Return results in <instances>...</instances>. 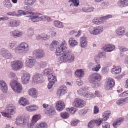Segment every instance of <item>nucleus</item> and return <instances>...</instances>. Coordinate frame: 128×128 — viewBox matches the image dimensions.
<instances>
[{
  "label": "nucleus",
  "instance_id": "obj_1",
  "mask_svg": "<svg viewBox=\"0 0 128 128\" xmlns=\"http://www.w3.org/2000/svg\"><path fill=\"white\" fill-rule=\"evenodd\" d=\"M67 47L65 41H63L60 45L58 46L56 49V54L59 56L61 55L60 60L62 62H68L71 63L74 61V56L70 51L66 50Z\"/></svg>",
  "mask_w": 128,
  "mask_h": 128
},
{
  "label": "nucleus",
  "instance_id": "obj_2",
  "mask_svg": "<svg viewBox=\"0 0 128 128\" xmlns=\"http://www.w3.org/2000/svg\"><path fill=\"white\" fill-rule=\"evenodd\" d=\"M29 49L28 44L25 42H23L19 45L15 49L16 52L18 54L26 52Z\"/></svg>",
  "mask_w": 128,
  "mask_h": 128
},
{
  "label": "nucleus",
  "instance_id": "obj_3",
  "mask_svg": "<svg viewBox=\"0 0 128 128\" xmlns=\"http://www.w3.org/2000/svg\"><path fill=\"white\" fill-rule=\"evenodd\" d=\"M10 85L13 90L15 92L20 93L22 90L21 84L16 80H12L10 83Z\"/></svg>",
  "mask_w": 128,
  "mask_h": 128
},
{
  "label": "nucleus",
  "instance_id": "obj_4",
  "mask_svg": "<svg viewBox=\"0 0 128 128\" xmlns=\"http://www.w3.org/2000/svg\"><path fill=\"white\" fill-rule=\"evenodd\" d=\"M102 26H98L96 27L92 26L90 27L89 31L91 34L97 35L100 34L103 31Z\"/></svg>",
  "mask_w": 128,
  "mask_h": 128
},
{
  "label": "nucleus",
  "instance_id": "obj_5",
  "mask_svg": "<svg viewBox=\"0 0 128 128\" xmlns=\"http://www.w3.org/2000/svg\"><path fill=\"white\" fill-rule=\"evenodd\" d=\"M101 76L98 74H92L89 78V81L91 83L98 84L101 80Z\"/></svg>",
  "mask_w": 128,
  "mask_h": 128
},
{
  "label": "nucleus",
  "instance_id": "obj_6",
  "mask_svg": "<svg viewBox=\"0 0 128 128\" xmlns=\"http://www.w3.org/2000/svg\"><path fill=\"white\" fill-rule=\"evenodd\" d=\"M28 122V120L20 116H18L15 121V124L19 126L24 127L26 126Z\"/></svg>",
  "mask_w": 128,
  "mask_h": 128
},
{
  "label": "nucleus",
  "instance_id": "obj_7",
  "mask_svg": "<svg viewBox=\"0 0 128 128\" xmlns=\"http://www.w3.org/2000/svg\"><path fill=\"white\" fill-rule=\"evenodd\" d=\"M11 66L12 69L15 70H17L22 67L23 64L21 61L16 60L12 62L11 63Z\"/></svg>",
  "mask_w": 128,
  "mask_h": 128
},
{
  "label": "nucleus",
  "instance_id": "obj_8",
  "mask_svg": "<svg viewBox=\"0 0 128 128\" xmlns=\"http://www.w3.org/2000/svg\"><path fill=\"white\" fill-rule=\"evenodd\" d=\"M86 105V102L84 100L79 98H76L72 102V105L78 108H82Z\"/></svg>",
  "mask_w": 128,
  "mask_h": 128
},
{
  "label": "nucleus",
  "instance_id": "obj_9",
  "mask_svg": "<svg viewBox=\"0 0 128 128\" xmlns=\"http://www.w3.org/2000/svg\"><path fill=\"white\" fill-rule=\"evenodd\" d=\"M34 56L39 58H41L45 56L44 51L41 49H39L34 50L33 52Z\"/></svg>",
  "mask_w": 128,
  "mask_h": 128
},
{
  "label": "nucleus",
  "instance_id": "obj_10",
  "mask_svg": "<svg viewBox=\"0 0 128 128\" xmlns=\"http://www.w3.org/2000/svg\"><path fill=\"white\" fill-rule=\"evenodd\" d=\"M36 62V60L31 57H29L26 58L25 64L26 67L31 68L34 66Z\"/></svg>",
  "mask_w": 128,
  "mask_h": 128
},
{
  "label": "nucleus",
  "instance_id": "obj_11",
  "mask_svg": "<svg viewBox=\"0 0 128 128\" xmlns=\"http://www.w3.org/2000/svg\"><path fill=\"white\" fill-rule=\"evenodd\" d=\"M20 24V21L15 19H12L8 20L7 23L8 26L15 27L18 26Z\"/></svg>",
  "mask_w": 128,
  "mask_h": 128
},
{
  "label": "nucleus",
  "instance_id": "obj_12",
  "mask_svg": "<svg viewBox=\"0 0 128 128\" xmlns=\"http://www.w3.org/2000/svg\"><path fill=\"white\" fill-rule=\"evenodd\" d=\"M28 93L30 96L34 98H36L38 94L37 90L34 88L29 89L28 91Z\"/></svg>",
  "mask_w": 128,
  "mask_h": 128
},
{
  "label": "nucleus",
  "instance_id": "obj_13",
  "mask_svg": "<svg viewBox=\"0 0 128 128\" xmlns=\"http://www.w3.org/2000/svg\"><path fill=\"white\" fill-rule=\"evenodd\" d=\"M65 108V105L64 102L61 100L58 101L56 103V108L58 111L62 110Z\"/></svg>",
  "mask_w": 128,
  "mask_h": 128
},
{
  "label": "nucleus",
  "instance_id": "obj_14",
  "mask_svg": "<svg viewBox=\"0 0 128 128\" xmlns=\"http://www.w3.org/2000/svg\"><path fill=\"white\" fill-rule=\"evenodd\" d=\"M0 54L3 56L7 59L11 58L12 57V56L10 52L4 48L1 49Z\"/></svg>",
  "mask_w": 128,
  "mask_h": 128
},
{
  "label": "nucleus",
  "instance_id": "obj_15",
  "mask_svg": "<svg viewBox=\"0 0 128 128\" xmlns=\"http://www.w3.org/2000/svg\"><path fill=\"white\" fill-rule=\"evenodd\" d=\"M30 75L28 74H24L21 78V81L22 83L24 84H26L28 83L30 80Z\"/></svg>",
  "mask_w": 128,
  "mask_h": 128
},
{
  "label": "nucleus",
  "instance_id": "obj_16",
  "mask_svg": "<svg viewBox=\"0 0 128 128\" xmlns=\"http://www.w3.org/2000/svg\"><path fill=\"white\" fill-rule=\"evenodd\" d=\"M0 89L4 92H6L8 90V86L6 82L2 80H0Z\"/></svg>",
  "mask_w": 128,
  "mask_h": 128
},
{
  "label": "nucleus",
  "instance_id": "obj_17",
  "mask_svg": "<svg viewBox=\"0 0 128 128\" xmlns=\"http://www.w3.org/2000/svg\"><path fill=\"white\" fill-rule=\"evenodd\" d=\"M42 75L38 74H35L32 78L33 82L37 83L42 82Z\"/></svg>",
  "mask_w": 128,
  "mask_h": 128
},
{
  "label": "nucleus",
  "instance_id": "obj_18",
  "mask_svg": "<svg viewBox=\"0 0 128 128\" xmlns=\"http://www.w3.org/2000/svg\"><path fill=\"white\" fill-rule=\"evenodd\" d=\"M15 109L14 106L12 104H10L7 106L6 110L11 114H13L15 113Z\"/></svg>",
  "mask_w": 128,
  "mask_h": 128
},
{
  "label": "nucleus",
  "instance_id": "obj_19",
  "mask_svg": "<svg viewBox=\"0 0 128 128\" xmlns=\"http://www.w3.org/2000/svg\"><path fill=\"white\" fill-rule=\"evenodd\" d=\"M10 36L15 38L20 37L22 36V32L18 30H15L11 31L10 32Z\"/></svg>",
  "mask_w": 128,
  "mask_h": 128
},
{
  "label": "nucleus",
  "instance_id": "obj_20",
  "mask_svg": "<svg viewBox=\"0 0 128 128\" xmlns=\"http://www.w3.org/2000/svg\"><path fill=\"white\" fill-rule=\"evenodd\" d=\"M115 48L114 45L112 44H107L104 45L102 48L104 51L107 52H110Z\"/></svg>",
  "mask_w": 128,
  "mask_h": 128
},
{
  "label": "nucleus",
  "instance_id": "obj_21",
  "mask_svg": "<svg viewBox=\"0 0 128 128\" xmlns=\"http://www.w3.org/2000/svg\"><path fill=\"white\" fill-rule=\"evenodd\" d=\"M114 84V80L111 78L108 79L106 86V89L107 90L112 88Z\"/></svg>",
  "mask_w": 128,
  "mask_h": 128
},
{
  "label": "nucleus",
  "instance_id": "obj_22",
  "mask_svg": "<svg viewBox=\"0 0 128 128\" xmlns=\"http://www.w3.org/2000/svg\"><path fill=\"white\" fill-rule=\"evenodd\" d=\"M67 89V88L66 86L60 87L57 91V94L60 96L64 95L66 92Z\"/></svg>",
  "mask_w": 128,
  "mask_h": 128
},
{
  "label": "nucleus",
  "instance_id": "obj_23",
  "mask_svg": "<svg viewBox=\"0 0 128 128\" xmlns=\"http://www.w3.org/2000/svg\"><path fill=\"white\" fill-rule=\"evenodd\" d=\"M124 118H120L115 120L113 124V126L115 128H117L120 125L123 121Z\"/></svg>",
  "mask_w": 128,
  "mask_h": 128
},
{
  "label": "nucleus",
  "instance_id": "obj_24",
  "mask_svg": "<svg viewBox=\"0 0 128 128\" xmlns=\"http://www.w3.org/2000/svg\"><path fill=\"white\" fill-rule=\"evenodd\" d=\"M29 19L33 22H38L42 20V16L39 17L38 15L30 16Z\"/></svg>",
  "mask_w": 128,
  "mask_h": 128
},
{
  "label": "nucleus",
  "instance_id": "obj_25",
  "mask_svg": "<svg viewBox=\"0 0 128 128\" xmlns=\"http://www.w3.org/2000/svg\"><path fill=\"white\" fill-rule=\"evenodd\" d=\"M116 34L120 36L124 35L125 32V29L123 27H120L118 28L116 30Z\"/></svg>",
  "mask_w": 128,
  "mask_h": 128
},
{
  "label": "nucleus",
  "instance_id": "obj_26",
  "mask_svg": "<svg viewBox=\"0 0 128 128\" xmlns=\"http://www.w3.org/2000/svg\"><path fill=\"white\" fill-rule=\"evenodd\" d=\"M74 73L75 76L80 78H81L84 74V71L82 69L77 70Z\"/></svg>",
  "mask_w": 128,
  "mask_h": 128
},
{
  "label": "nucleus",
  "instance_id": "obj_27",
  "mask_svg": "<svg viewBox=\"0 0 128 128\" xmlns=\"http://www.w3.org/2000/svg\"><path fill=\"white\" fill-rule=\"evenodd\" d=\"M78 92L79 94H82L84 96L86 97L87 98L90 97V96L89 93H87L88 92L86 90H84V89L82 88L78 90Z\"/></svg>",
  "mask_w": 128,
  "mask_h": 128
},
{
  "label": "nucleus",
  "instance_id": "obj_28",
  "mask_svg": "<svg viewBox=\"0 0 128 128\" xmlns=\"http://www.w3.org/2000/svg\"><path fill=\"white\" fill-rule=\"evenodd\" d=\"M55 111L54 108L52 106H50L49 108L47 109L45 113L50 115H52L55 114Z\"/></svg>",
  "mask_w": 128,
  "mask_h": 128
},
{
  "label": "nucleus",
  "instance_id": "obj_29",
  "mask_svg": "<svg viewBox=\"0 0 128 128\" xmlns=\"http://www.w3.org/2000/svg\"><path fill=\"white\" fill-rule=\"evenodd\" d=\"M128 102V97L124 99H120L118 100L116 102V104L119 105H122Z\"/></svg>",
  "mask_w": 128,
  "mask_h": 128
},
{
  "label": "nucleus",
  "instance_id": "obj_30",
  "mask_svg": "<svg viewBox=\"0 0 128 128\" xmlns=\"http://www.w3.org/2000/svg\"><path fill=\"white\" fill-rule=\"evenodd\" d=\"M121 69L120 66H115L112 69V72L113 74H116L120 73Z\"/></svg>",
  "mask_w": 128,
  "mask_h": 128
},
{
  "label": "nucleus",
  "instance_id": "obj_31",
  "mask_svg": "<svg viewBox=\"0 0 128 128\" xmlns=\"http://www.w3.org/2000/svg\"><path fill=\"white\" fill-rule=\"evenodd\" d=\"M17 12L19 15L22 14L24 15H26L27 14L34 15V13L32 11L28 12L22 10H18Z\"/></svg>",
  "mask_w": 128,
  "mask_h": 128
},
{
  "label": "nucleus",
  "instance_id": "obj_32",
  "mask_svg": "<svg viewBox=\"0 0 128 128\" xmlns=\"http://www.w3.org/2000/svg\"><path fill=\"white\" fill-rule=\"evenodd\" d=\"M80 42L82 47H84L86 46L87 45L86 38L85 37H81L80 38Z\"/></svg>",
  "mask_w": 128,
  "mask_h": 128
},
{
  "label": "nucleus",
  "instance_id": "obj_33",
  "mask_svg": "<svg viewBox=\"0 0 128 128\" xmlns=\"http://www.w3.org/2000/svg\"><path fill=\"white\" fill-rule=\"evenodd\" d=\"M58 44L59 42L58 41L56 40L53 41L50 46V50L52 51L54 50Z\"/></svg>",
  "mask_w": 128,
  "mask_h": 128
},
{
  "label": "nucleus",
  "instance_id": "obj_34",
  "mask_svg": "<svg viewBox=\"0 0 128 128\" xmlns=\"http://www.w3.org/2000/svg\"><path fill=\"white\" fill-rule=\"evenodd\" d=\"M38 108V106L35 105H31L27 106L26 108L27 110L29 111L32 112L37 110Z\"/></svg>",
  "mask_w": 128,
  "mask_h": 128
},
{
  "label": "nucleus",
  "instance_id": "obj_35",
  "mask_svg": "<svg viewBox=\"0 0 128 128\" xmlns=\"http://www.w3.org/2000/svg\"><path fill=\"white\" fill-rule=\"evenodd\" d=\"M78 42L75 39L73 38H71L69 40V44L72 46H73L78 44Z\"/></svg>",
  "mask_w": 128,
  "mask_h": 128
},
{
  "label": "nucleus",
  "instance_id": "obj_36",
  "mask_svg": "<svg viewBox=\"0 0 128 128\" xmlns=\"http://www.w3.org/2000/svg\"><path fill=\"white\" fill-rule=\"evenodd\" d=\"M19 103L22 106H25L27 104L28 102L26 98L22 97L20 99Z\"/></svg>",
  "mask_w": 128,
  "mask_h": 128
},
{
  "label": "nucleus",
  "instance_id": "obj_37",
  "mask_svg": "<svg viewBox=\"0 0 128 128\" xmlns=\"http://www.w3.org/2000/svg\"><path fill=\"white\" fill-rule=\"evenodd\" d=\"M48 80L50 82H53L54 83L57 81L56 78V76H54L52 74H50L48 77Z\"/></svg>",
  "mask_w": 128,
  "mask_h": 128
},
{
  "label": "nucleus",
  "instance_id": "obj_38",
  "mask_svg": "<svg viewBox=\"0 0 128 128\" xmlns=\"http://www.w3.org/2000/svg\"><path fill=\"white\" fill-rule=\"evenodd\" d=\"M36 1V0H24L25 4L28 6H32L34 5Z\"/></svg>",
  "mask_w": 128,
  "mask_h": 128
},
{
  "label": "nucleus",
  "instance_id": "obj_39",
  "mask_svg": "<svg viewBox=\"0 0 128 128\" xmlns=\"http://www.w3.org/2000/svg\"><path fill=\"white\" fill-rule=\"evenodd\" d=\"M48 125L45 122H42L40 123L39 124L36 125L35 128H47Z\"/></svg>",
  "mask_w": 128,
  "mask_h": 128
},
{
  "label": "nucleus",
  "instance_id": "obj_40",
  "mask_svg": "<svg viewBox=\"0 0 128 128\" xmlns=\"http://www.w3.org/2000/svg\"><path fill=\"white\" fill-rule=\"evenodd\" d=\"M95 124L97 126H98L101 125L103 121V119L102 118H98L94 120Z\"/></svg>",
  "mask_w": 128,
  "mask_h": 128
},
{
  "label": "nucleus",
  "instance_id": "obj_41",
  "mask_svg": "<svg viewBox=\"0 0 128 128\" xmlns=\"http://www.w3.org/2000/svg\"><path fill=\"white\" fill-rule=\"evenodd\" d=\"M54 26L58 28H62L63 26V24L62 22L59 21H54Z\"/></svg>",
  "mask_w": 128,
  "mask_h": 128
},
{
  "label": "nucleus",
  "instance_id": "obj_42",
  "mask_svg": "<svg viewBox=\"0 0 128 128\" xmlns=\"http://www.w3.org/2000/svg\"><path fill=\"white\" fill-rule=\"evenodd\" d=\"M103 19L102 17L100 19V18H94L92 20L93 22L95 24H100L102 22V20Z\"/></svg>",
  "mask_w": 128,
  "mask_h": 128
},
{
  "label": "nucleus",
  "instance_id": "obj_43",
  "mask_svg": "<svg viewBox=\"0 0 128 128\" xmlns=\"http://www.w3.org/2000/svg\"><path fill=\"white\" fill-rule=\"evenodd\" d=\"M111 114V113L110 112L107 113L106 112H104L102 115L103 118L102 119H103V120L106 121L109 118V115Z\"/></svg>",
  "mask_w": 128,
  "mask_h": 128
},
{
  "label": "nucleus",
  "instance_id": "obj_44",
  "mask_svg": "<svg viewBox=\"0 0 128 128\" xmlns=\"http://www.w3.org/2000/svg\"><path fill=\"white\" fill-rule=\"evenodd\" d=\"M52 71L51 70L49 69H45L44 71V76H50V74H52Z\"/></svg>",
  "mask_w": 128,
  "mask_h": 128
},
{
  "label": "nucleus",
  "instance_id": "obj_45",
  "mask_svg": "<svg viewBox=\"0 0 128 128\" xmlns=\"http://www.w3.org/2000/svg\"><path fill=\"white\" fill-rule=\"evenodd\" d=\"M40 118V116L38 115H35L32 117V122L36 123Z\"/></svg>",
  "mask_w": 128,
  "mask_h": 128
},
{
  "label": "nucleus",
  "instance_id": "obj_46",
  "mask_svg": "<svg viewBox=\"0 0 128 128\" xmlns=\"http://www.w3.org/2000/svg\"><path fill=\"white\" fill-rule=\"evenodd\" d=\"M4 3L5 7L8 8H10L12 6V4L10 2V0H8V1H5Z\"/></svg>",
  "mask_w": 128,
  "mask_h": 128
},
{
  "label": "nucleus",
  "instance_id": "obj_47",
  "mask_svg": "<svg viewBox=\"0 0 128 128\" xmlns=\"http://www.w3.org/2000/svg\"><path fill=\"white\" fill-rule=\"evenodd\" d=\"M68 2H72V4L76 6H78L79 5V1L78 0H69Z\"/></svg>",
  "mask_w": 128,
  "mask_h": 128
},
{
  "label": "nucleus",
  "instance_id": "obj_48",
  "mask_svg": "<svg viewBox=\"0 0 128 128\" xmlns=\"http://www.w3.org/2000/svg\"><path fill=\"white\" fill-rule=\"evenodd\" d=\"M69 114L66 112H63L60 115V116L64 119H66L69 117Z\"/></svg>",
  "mask_w": 128,
  "mask_h": 128
},
{
  "label": "nucleus",
  "instance_id": "obj_49",
  "mask_svg": "<svg viewBox=\"0 0 128 128\" xmlns=\"http://www.w3.org/2000/svg\"><path fill=\"white\" fill-rule=\"evenodd\" d=\"M66 110L69 113L72 114L74 113L76 111L74 108L73 107L66 108Z\"/></svg>",
  "mask_w": 128,
  "mask_h": 128
},
{
  "label": "nucleus",
  "instance_id": "obj_50",
  "mask_svg": "<svg viewBox=\"0 0 128 128\" xmlns=\"http://www.w3.org/2000/svg\"><path fill=\"white\" fill-rule=\"evenodd\" d=\"M42 20H44L48 22H50L52 20V19L50 17L48 16H42Z\"/></svg>",
  "mask_w": 128,
  "mask_h": 128
},
{
  "label": "nucleus",
  "instance_id": "obj_51",
  "mask_svg": "<svg viewBox=\"0 0 128 128\" xmlns=\"http://www.w3.org/2000/svg\"><path fill=\"white\" fill-rule=\"evenodd\" d=\"M95 124L94 120H92L89 122L88 124V126L90 128H92L94 126Z\"/></svg>",
  "mask_w": 128,
  "mask_h": 128
},
{
  "label": "nucleus",
  "instance_id": "obj_52",
  "mask_svg": "<svg viewBox=\"0 0 128 128\" xmlns=\"http://www.w3.org/2000/svg\"><path fill=\"white\" fill-rule=\"evenodd\" d=\"M101 68L100 65V64H98L95 67L92 68V70L94 71H98Z\"/></svg>",
  "mask_w": 128,
  "mask_h": 128
},
{
  "label": "nucleus",
  "instance_id": "obj_53",
  "mask_svg": "<svg viewBox=\"0 0 128 128\" xmlns=\"http://www.w3.org/2000/svg\"><path fill=\"white\" fill-rule=\"evenodd\" d=\"M99 107L97 106H94L93 110L94 114H97L99 112Z\"/></svg>",
  "mask_w": 128,
  "mask_h": 128
},
{
  "label": "nucleus",
  "instance_id": "obj_54",
  "mask_svg": "<svg viewBox=\"0 0 128 128\" xmlns=\"http://www.w3.org/2000/svg\"><path fill=\"white\" fill-rule=\"evenodd\" d=\"M124 0H120L117 2L118 5L121 8L124 7Z\"/></svg>",
  "mask_w": 128,
  "mask_h": 128
},
{
  "label": "nucleus",
  "instance_id": "obj_55",
  "mask_svg": "<svg viewBox=\"0 0 128 128\" xmlns=\"http://www.w3.org/2000/svg\"><path fill=\"white\" fill-rule=\"evenodd\" d=\"M79 122V120L76 119H75L72 121L71 125L72 126H76Z\"/></svg>",
  "mask_w": 128,
  "mask_h": 128
},
{
  "label": "nucleus",
  "instance_id": "obj_56",
  "mask_svg": "<svg viewBox=\"0 0 128 128\" xmlns=\"http://www.w3.org/2000/svg\"><path fill=\"white\" fill-rule=\"evenodd\" d=\"M102 126L103 128H109V124L106 122H104L102 124Z\"/></svg>",
  "mask_w": 128,
  "mask_h": 128
},
{
  "label": "nucleus",
  "instance_id": "obj_57",
  "mask_svg": "<svg viewBox=\"0 0 128 128\" xmlns=\"http://www.w3.org/2000/svg\"><path fill=\"white\" fill-rule=\"evenodd\" d=\"M9 112L6 113V112H3L2 113V116L5 117L10 118L11 117V114H10Z\"/></svg>",
  "mask_w": 128,
  "mask_h": 128
},
{
  "label": "nucleus",
  "instance_id": "obj_58",
  "mask_svg": "<svg viewBox=\"0 0 128 128\" xmlns=\"http://www.w3.org/2000/svg\"><path fill=\"white\" fill-rule=\"evenodd\" d=\"M42 37L43 39H46L50 38V36H48L46 34L44 33H42L41 34Z\"/></svg>",
  "mask_w": 128,
  "mask_h": 128
},
{
  "label": "nucleus",
  "instance_id": "obj_59",
  "mask_svg": "<svg viewBox=\"0 0 128 128\" xmlns=\"http://www.w3.org/2000/svg\"><path fill=\"white\" fill-rule=\"evenodd\" d=\"M112 17V15L111 14H108L105 16L102 17L103 20H105L109 18H111Z\"/></svg>",
  "mask_w": 128,
  "mask_h": 128
},
{
  "label": "nucleus",
  "instance_id": "obj_60",
  "mask_svg": "<svg viewBox=\"0 0 128 128\" xmlns=\"http://www.w3.org/2000/svg\"><path fill=\"white\" fill-rule=\"evenodd\" d=\"M8 77L11 78H14L16 77V76L14 73L13 72H11L9 73L8 74Z\"/></svg>",
  "mask_w": 128,
  "mask_h": 128
},
{
  "label": "nucleus",
  "instance_id": "obj_61",
  "mask_svg": "<svg viewBox=\"0 0 128 128\" xmlns=\"http://www.w3.org/2000/svg\"><path fill=\"white\" fill-rule=\"evenodd\" d=\"M119 48L121 51L124 52L126 51H127L128 49L123 46H120L119 47Z\"/></svg>",
  "mask_w": 128,
  "mask_h": 128
},
{
  "label": "nucleus",
  "instance_id": "obj_62",
  "mask_svg": "<svg viewBox=\"0 0 128 128\" xmlns=\"http://www.w3.org/2000/svg\"><path fill=\"white\" fill-rule=\"evenodd\" d=\"M7 14L8 15L12 16H18V14L15 12L8 13Z\"/></svg>",
  "mask_w": 128,
  "mask_h": 128
},
{
  "label": "nucleus",
  "instance_id": "obj_63",
  "mask_svg": "<svg viewBox=\"0 0 128 128\" xmlns=\"http://www.w3.org/2000/svg\"><path fill=\"white\" fill-rule=\"evenodd\" d=\"M34 123H35L32 122L30 124L28 123V124H27L26 125H27V126L29 128H32L34 125Z\"/></svg>",
  "mask_w": 128,
  "mask_h": 128
},
{
  "label": "nucleus",
  "instance_id": "obj_64",
  "mask_svg": "<svg viewBox=\"0 0 128 128\" xmlns=\"http://www.w3.org/2000/svg\"><path fill=\"white\" fill-rule=\"evenodd\" d=\"M16 43L15 42H13L10 43V48L11 49L14 48L16 46Z\"/></svg>",
  "mask_w": 128,
  "mask_h": 128
}]
</instances>
